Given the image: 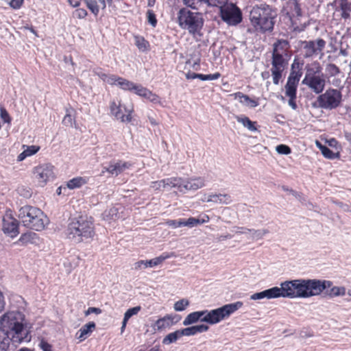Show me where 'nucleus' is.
<instances>
[{
  "label": "nucleus",
  "mask_w": 351,
  "mask_h": 351,
  "mask_svg": "<svg viewBox=\"0 0 351 351\" xmlns=\"http://www.w3.org/2000/svg\"><path fill=\"white\" fill-rule=\"evenodd\" d=\"M243 302L238 301L234 303L225 304L219 308L210 311L204 310L189 313L184 319L183 325L189 326L197 322L199 320L203 322L214 325L227 319L230 316L241 308Z\"/></svg>",
  "instance_id": "f257e3e1"
},
{
  "label": "nucleus",
  "mask_w": 351,
  "mask_h": 351,
  "mask_svg": "<svg viewBox=\"0 0 351 351\" xmlns=\"http://www.w3.org/2000/svg\"><path fill=\"white\" fill-rule=\"evenodd\" d=\"M24 319V315L17 311H8L1 317V329L8 335H12L14 343H21L25 337Z\"/></svg>",
  "instance_id": "f03ea898"
},
{
  "label": "nucleus",
  "mask_w": 351,
  "mask_h": 351,
  "mask_svg": "<svg viewBox=\"0 0 351 351\" xmlns=\"http://www.w3.org/2000/svg\"><path fill=\"white\" fill-rule=\"evenodd\" d=\"M95 235V228L91 218L80 216L73 219L66 229V237L70 240L80 243L92 239Z\"/></svg>",
  "instance_id": "7ed1b4c3"
},
{
  "label": "nucleus",
  "mask_w": 351,
  "mask_h": 351,
  "mask_svg": "<svg viewBox=\"0 0 351 351\" xmlns=\"http://www.w3.org/2000/svg\"><path fill=\"white\" fill-rule=\"evenodd\" d=\"M275 16V12L265 3L254 6L250 13L252 26L256 31L263 32L273 29Z\"/></svg>",
  "instance_id": "20e7f679"
},
{
  "label": "nucleus",
  "mask_w": 351,
  "mask_h": 351,
  "mask_svg": "<svg viewBox=\"0 0 351 351\" xmlns=\"http://www.w3.org/2000/svg\"><path fill=\"white\" fill-rule=\"evenodd\" d=\"M19 218L23 224L28 228L40 231L48 223V219L39 208L26 205L19 210Z\"/></svg>",
  "instance_id": "39448f33"
},
{
  "label": "nucleus",
  "mask_w": 351,
  "mask_h": 351,
  "mask_svg": "<svg viewBox=\"0 0 351 351\" xmlns=\"http://www.w3.org/2000/svg\"><path fill=\"white\" fill-rule=\"evenodd\" d=\"M306 73L302 83L315 94L322 93L326 86V76L322 73V67L317 61L305 66Z\"/></svg>",
  "instance_id": "423d86ee"
},
{
  "label": "nucleus",
  "mask_w": 351,
  "mask_h": 351,
  "mask_svg": "<svg viewBox=\"0 0 351 351\" xmlns=\"http://www.w3.org/2000/svg\"><path fill=\"white\" fill-rule=\"evenodd\" d=\"M178 22L181 28L188 30L194 36L199 34L204 24V20L199 12H193L186 8L179 10Z\"/></svg>",
  "instance_id": "0eeeda50"
},
{
  "label": "nucleus",
  "mask_w": 351,
  "mask_h": 351,
  "mask_svg": "<svg viewBox=\"0 0 351 351\" xmlns=\"http://www.w3.org/2000/svg\"><path fill=\"white\" fill-rule=\"evenodd\" d=\"M110 113L121 123H130L132 120L134 104L131 101L125 102L120 99H113L110 103Z\"/></svg>",
  "instance_id": "6e6552de"
},
{
  "label": "nucleus",
  "mask_w": 351,
  "mask_h": 351,
  "mask_svg": "<svg viewBox=\"0 0 351 351\" xmlns=\"http://www.w3.org/2000/svg\"><path fill=\"white\" fill-rule=\"evenodd\" d=\"M94 73L104 82L110 85H116L124 90L134 91L137 95V90L140 88V84H136L128 80L119 77L115 75H111L104 73L101 69L94 71Z\"/></svg>",
  "instance_id": "1a4fd4ad"
},
{
  "label": "nucleus",
  "mask_w": 351,
  "mask_h": 351,
  "mask_svg": "<svg viewBox=\"0 0 351 351\" xmlns=\"http://www.w3.org/2000/svg\"><path fill=\"white\" fill-rule=\"evenodd\" d=\"M341 93L337 89L328 88L325 93L317 97V102L319 108L325 110H333L341 105Z\"/></svg>",
  "instance_id": "9d476101"
},
{
  "label": "nucleus",
  "mask_w": 351,
  "mask_h": 351,
  "mask_svg": "<svg viewBox=\"0 0 351 351\" xmlns=\"http://www.w3.org/2000/svg\"><path fill=\"white\" fill-rule=\"evenodd\" d=\"M332 282L329 280L316 279H303V298L319 295L326 288L330 287Z\"/></svg>",
  "instance_id": "9b49d317"
},
{
  "label": "nucleus",
  "mask_w": 351,
  "mask_h": 351,
  "mask_svg": "<svg viewBox=\"0 0 351 351\" xmlns=\"http://www.w3.org/2000/svg\"><path fill=\"white\" fill-rule=\"evenodd\" d=\"M219 6L220 7L221 16L223 21L232 25H235L241 21V12L235 5L226 3Z\"/></svg>",
  "instance_id": "f8f14e48"
},
{
  "label": "nucleus",
  "mask_w": 351,
  "mask_h": 351,
  "mask_svg": "<svg viewBox=\"0 0 351 351\" xmlns=\"http://www.w3.org/2000/svg\"><path fill=\"white\" fill-rule=\"evenodd\" d=\"M33 174L38 184L43 186L55 178V167L49 163L42 164L34 168Z\"/></svg>",
  "instance_id": "ddd939ff"
},
{
  "label": "nucleus",
  "mask_w": 351,
  "mask_h": 351,
  "mask_svg": "<svg viewBox=\"0 0 351 351\" xmlns=\"http://www.w3.org/2000/svg\"><path fill=\"white\" fill-rule=\"evenodd\" d=\"M302 46L305 58L319 56L321 59L324 56L323 50L326 47V41L322 38H318L315 40L304 41Z\"/></svg>",
  "instance_id": "4468645a"
},
{
  "label": "nucleus",
  "mask_w": 351,
  "mask_h": 351,
  "mask_svg": "<svg viewBox=\"0 0 351 351\" xmlns=\"http://www.w3.org/2000/svg\"><path fill=\"white\" fill-rule=\"evenodd\" d=\"M285 56H286L280 55V53H273L272 54V66L271 71L273 77V82L275 84L279 83L282 77V73L288 64Z\"/></svg>",
  "instance_id": "2eb2a0df"
},
{
  "label": "nucleus",
  "mask_w": 351,
  "mask_h": 351,
  "mask_svg": "<svg viewBox=\"0 0 351 351\" xmlns=\"http://www.w3.org/2000/svg\"><path fill=\"white\" fill-rule=\"evenodd\" d=\"M286 298H303V279H297L282 282Z\"/></svg>",
  "instance_id": "dca6fc26"
},
{
  "label": "nucleus",
  "mask_w": 351,
  "mask_h": 351,
  "mask_svg": "<svg viewBox=\"0 0 351 351\" xmlns=\"http://www.w3.org/2000/svg\"><path fill=\"white\" fill-rule=\"evenodd\" d=\"M180 192L185 193L186 191H195L205 186L204 178L202 177H192L187 179L181 178Z\"/></svg>",
  "instance_id": "f3484780"
},
{
  "label": "nucleus",
  "mask_w": 351,
  "mask_h": 351,
  "mask_svg": "<svg viewBox=\"0 0 351 351\" xmlns=\"http://www.w3.org/2000/svg\"><path fill=\"white\" fill-rule=\"evenodd\" d=\"M282 282H281L280 287H274L261 292L255 293L250 296V299L256 300L263 298L274 299L278 298H286Z\"/></svg>",
  "instance_id": "a211bd4d"
},
{
  "label": "nucleus",
  "mask_w": 351,
  "mask_h": 351,
  "mask_svg": "<svg viewBox=\"0 0 351 351\" xmlns=\"http://www.w3.org/2000/svg\"><path fill=\"white\" fill-rule=\"evenodd\" d=\"M2 230L11 237H14L19 234L18 221L12 217L10 211H7L3 217Z\"/></svg>",
  "instance_id": "6ab92c4d"
},
{
  "label": "nucleus",
  "mask_w": 351,
  "mask_h": 351,
  "mask_svg": "<svg viewBox=\"0 0 351 351\" xmlns=\"http://www.w3.org/2000/svg\"><path fill=\"white\" fill-rule=\"evenodd\" d=\"M132 166L131 163L123 160L112 161L103 168L101 173L108 172L112 176H117Z\"/></svg>",
  "instance_id": "aec40b11"
},
{
  "label": "nucleus",
  "mask_w": 351,
  "mask_h": 351,
  "mask_svg": "<svg viewBox=\"0 0 351 351\" xmlns=\"http://www.w3.org/2000/svg\"><path fill=\"white\" fill-rule=\"evenodd\" d=\"M302 73L300 71H293L288 77L285 85V95L289 97H296V90Z\"/></svg>",
  "instance_id": "412c9836"
},
{
  "label": "nucleus",
  "mask_w": 351,
  "mask_h": 351,
  "mask_svg": "<svg viewBox=\"0 0 351 351\" xmlns=\"http://www.w3.org/2000/svg\"><path fill=\"white\" fill-rule=\"evenodd\" d=\"M168 258H169V255L162 254L151 260H141L134 263V269L139 271L148 267H154L162 264Z\"/></svg>",
  "instance_id": "4be33fe9"
},
{
  "label": "nucleus",
  "mask_w": 351,
  "mask_h": 351,
  "mask_svg": "<svg viewBox=\"0 0 351 351\" xmlns=\"http://www.w3.org/2000/svg\"><path fill=\"white\" fill-rule=\"evenodd\" d=\"M235 100H237L242 105L248 108H255L258 106L257 100L250 98L248 95H244L241 92H237L230 95Z\"/></svg>",
  "instance_id": "5701e85b"
},
{
  "label": "nucleus",
  "mask_w": 351,
  "mask_h": 351,
  "mask_svg": "<svg viewBox=\"0 0 351 351\" xmlns=\"http://www.w3.org/2000/svg\"><path fill=\"white\" fill-rule=\"evenodd\" d=\"M137 95L143 97L147 99H148L149 101L156 104H160L161 105V100L158 95L156 94L152 93L147 88L143 87L141 85L140 88L137 90Z\"/></svg>",
  "instance_id": "b1692460"
},
{
  "label": "nucleus",
  "mask_w": 351,
  "mask_h": 351,
  "mask_svg": "<svg viewBox=\"0 0 351 351\" xmlns=\"http://www.w3.org/2000/svg\"><path fill=\"white\" fill-rule=\"evenodd\" d=\"M96 325L95 322H90L84 325L76 333L77 338L80 341H84L95 329Z\"/></svg>",
  "instance_id": "393cba45"
},
{
  "label": "nucleus",
  "mask_w": 351,
  "mask_h": 351,
  "mask_svg": "<svg viewBox=\"0 0 351 351\" xmlns=\"http://www.w3.org/2000/svg\"><path fill=\"white\" fill-rule=\"evenodd\" d=\"M209 327L207 325L200 324L185 328L180 330L182 337V336H191L197 333H201L208 331Z\"/></svg>",
  "instance_id": "a878e982"
},
{
  "label": "nucleus",
  "mask_w": 351,
  "mask_h": 351,
  "mask_svg": "<svg viewBox=\"0 0 351 351\" xmlns=\"http://www.w3.org/2000/svg\"><path fill=\"white\" fill-rule=\"evenodd\" d=\"M315 144L325 158L328 159H335L340 157L339 152L334 153L326 146L322 145V143L318 141H316Z\"/></svg>",
  "instance_id": "bb28decb"
},
{
  "label": "nucleus",
  "mask_w": 351,
  "mask_h": 351,
  "mask_svg": "<svg viewBox=\"0 0 351 351\" xmlns=\"http://www.w3.org/2000/svg\"><path fill=\"white\" fill-rule=\"evenodd\" d=\"M237 121L241 123L243 127L246 128L249 131L255 132L257 130L256 126V122L252 121L247 117L245 116H237Z\"/></svg>",
  "instance_id": "cd10ccee"
},
{
  "label": "nucleus",
  "mask_w": 351,
  "mask_h": 351,
  "mask_svg": "<svg viewBox=\"0 0 351 351\" xmlns=\"http://www.w3.org/2000/svg\"><path fill=\"white\" fill-rule=\"evenodd\" d=\"M173 324V317L170 315H166L164 317L158 319L155 326L158 330H162L167 328H169Z\"/></svg>",
  "instance_id": "c85d7f7f"
},
{
  "label": "nucleus",
  "mask_w": 351,
  "mask_h": 351,
  "mask_svg": "<svg viewBox=\"0 0 351 351\" xmlns=\"http://www.w3.org/2000/svg\"><path fill=\"white\" fill-rule=\"evenodd\" d=\"M289 48V43L286 40H278L274 45V53H280V55L286 56L287 51Z\"/></svg>",
  "instance_id": "c756f323"
},
{
  "label": "nucleus",
  "mask_w": 351,
  "mask_h": 351,
  "mask_svg": "<svg viewBox=\"0 0 351 351\" xmlns=\"http://www.w3.org/2000/svg\"><path fill=\"white\" fill-rule=\"evenodd\" d=\"M119 208L112 207L106 210L104 214V219L109 222L115 221L121 217V214Z\"/></svg>",
  "instance_id": "7c9ffc66"
},
{
  "label": "nucleus",
  "mask_w": 351,
  "mask_h": 351,
  "mask_svg": "<svg viewBox=\"0 0 351 351\" xmlns=\"http://www.w3.org/2000/svg\"><path fill=\"white\" fill-rule=\"evenodd\" d=\"M213 203L216 204H229L232 202L230 195L226 193H213Z\"/></svg>",
  "instance_id": "2f4dec72"
},
{
  "label": "nucleus",
  "mask_w": 351,
  "mask_h": 351,
  "mask_svg": "<svg viewBox=\"0 0 351 351\" xmlns=\"http://www.w3.org/2000/svg\"><path fill=\"white\" fill-rule=\"evenodd\" d=\"M141 309V307L140 306H136L133 308H129L126 311V312L124 314V317L122 322V326H121V332H123L126 326V324L129 320L130 318H131L132 316L137 315Z\"/></svg>",
  "instance_id": "473e14b6"
},
{
  "label": "nucleus",
  "mask_w": 351,
  "mask_h": 351,
  "mask_svg": "<svg viewBox=\"0 0 351 351\" xmlns=\"http://www.w3.org/2000/svg\"><path fill=\"white\" fill-rule=\"evenodd\" d=\"M87 183V180L83 177H75L66 182V187L69 189H75L82 187Z\"/></svg>",
  "instance_id": "72a5a7b5"
},
{
  "label": "nucleus",
  "mask_w": 351,
  "mask_h": 351,
  "mask_svg": "<svg viewBox=\"0 0 351 351\" xmlns=\"http://www.w3.org/2000/svg\"><path fill=\"white\" fill-rule=\"evenodd\" d=\"M20 241L24 244H38L40 241V239L37 234L34 232H27L21 235Z\"/></svg>",
  "instance_id": "f704fd0d"
},
{
  "label": "nucleus",
  "mask_w": 351,
  "mask_h": 351,
  "mask_svg": "<svg viewBox=\"0 0 351 351\" xmlns=\"http://www.w3.org/2000/svg\"><path fill=\"white\" fill-rule=\"evenodd\" d=\"M165 189L177 188L179 191L180 189L181 177H171L163 179Z\"/></svg>",
  "instance_id": "c9c22d12"
},
{
  "label": "nucleus",
  "mask_w": 351,
  "mask_h": 351,
  "mask_svg": "<svg viewBox=\"0 0 351 351\" xmlns=\"http://www.w3.org/2000/svg\"><path fill=\"white\" fill-rule=\"evenodd\" d=\"M134 41L136 46L140 51H146L149 49V44L143 36H135Z\"/></svg>",
  "instance_id": "e433bc0d"
},
{
  "label": "nucleus",
  "mask_w": 351,
  "mask_h": 351,
  "mask_svg": "<svg viewBox=\"0 0 351 351\" xmlns=\"http://www.w3.org/2000/svg\"><path fill=\"white\" fill-rule=\"evenodd\" d=\"M182 337L180 330H176L173 332L168 334L162 339V343L169 345L170 343L176 342L179 338Z\"/></svg>",
  "instance_id": "4c0bfd02"
},
{
  "label": "nucleus",
  "mask_w": 351,
  "mask_h": 351,
  "mask_svg": "<svg viewBox=\"0 0 351 351\" xmlns=\"http://www.w3.org/2000/svg\"><path fill=\"white\" fill-rule=\"evenodd\" d=\"M184 3L197 10H202V8L205 5L206 0H184Z\"/></svg>",
  "instance_id": "58836bf2"
},
{
  "label": "nucleus",
  "mask_w": 351,
  "mask_h": 351,
  "mask_svg": "<svg viewBox=\"0 0 351 351\" xmlns=\"http://www.w3.org/2000/svg\"><path fill=\"white\" fill-rule=\"evenodd\" d=\"M269 231L267 229H252L250 232V238L253 240H259L263 239L266 234H269Z\"/></svg>",
  "instance_id": "ea45409f"
},
{
  "label": "nucleus",
  "mask_w": 351,
  "mask_h": 351,
  "mask_svg": "<svg viewBox=\"0 0 351 351\" xmlns=\"http://www.w3.org/2000/svg\"><path fill=\"white\" fill-rule=\"evenodd\" d=\"M189 305V301L187 299H182L175 302L173 308L176 311H182Z\"/></svg>",
  "instance_id": "a19ab883"
},
{
  "label": "nucleus",
  "mask_w": 351,
  "mask_h": 351,
  "mask_svg": "<svg viewBox=\"0 0 351 351\" xmlns=\"http://www.w3.org/2000/svg\"><path fill=\"white\" fill-rule=\"evenodd\" d=\"M97 0H84L88 9L95 14L97 15L99 11V8L97 3Z\"/></svg>",
  "instance_id": "79ce46f5"
},
{
  "label": "nucleus",
  "mask_w": 351,
  "mask_h": 351,
  "mask_svg": "<svg viewBox=\"0 0 351 351\" xmlns=\"http://www.w3.org/2000/svg\"><path fill=\"white\" fill-rule=\"evenodd\" d=\"M345 294L346 288L344 287H333L330 291V295L334 297L344 295Z\"/></svg>",
  "instance_id": "37998d69"
},
{
  "label": "nucleus",
  "mask_w": 351,
  "mask_h": 351,
  "mask_svg": "<svg viewBox=\"0 0 351 351\" xmlns=\"http://www.w3.org/2000/svg\"><path fill=\"white\" fill-rule=\"evenodd\" d=\"M220 74L219 73H216L215 74H209V75H204L200 73H197V78L206 81V80H215L219 77Z\"/></svg>",
  "instance_id": "c03bdc74"
},
{
  "label": "nucleus",
  "mask_w": 351,
  "mask_h": 351,
  "mask_svg": "<svg viewBox=\"0 0 351 351\" xmlns=\"http://www.w3.org/2000/svg\"><path fill=\"white\" fill-rule=\"evenodd\" d=\"M23 151L25 152L26 156H31L36 154L40 149V147L36 145L23 146Z\"/></svg>",
  "instance_id": "a18cd8bd"
},
{
  "label": "nucleus",
  "mask_w": 351,
  "mask_h": 351,
  "mask_svg": "<svg viewBox=\"0 0 351 351\" xmlns=\"http://www.w3.org/2000/svg\"><path fill=\"white\" fill-rule=\"evenodd\" d=\"M276 152L279 154L288 155L291 152V148L286 145H279L276 147Z\"/></svg>",
  "instance_id": "49530a36"
},
{
  "label": "nucleus",
  "mask_w": 351,
  "mask_h": 351,
  "mask_svg": "<svg viewBox=\"0 0 351 351\" xmlns=\"http://www.w3.org/2000/svg\"><path fill=\"white\" fill-rule=\"evenodd\" d=\"M150 186L155 191L165 189L163 179L158 181L152 182L150 184Z\"/></svg>",
  "instance_id": "de8ad7c7"
},
{
  "label": "nucleus",
  "mask_w": 351,
  "mask_h": 351,
  "mask_svg": "<svg viewBox=\"0 0 351 351\" xmlns=\"http://www.w3.org/2000/svg\"><path fill=\"white\" fill-rule=\"evenodd\" d=\"M330 76H335L340 73L339 69L334 64H329L326 68Z\"/></svg>",
  "instance_id": "09e8293b"
},
{
  "label": "nucleus",
  "mask_w": 351,
  "mask_h": 351,
  "mask_svg": "<svg viewBox=\"0 0 351 351\" xmlns=\"http://www.w3.org/2000/svg\"><path fill=\"white\" fill-rule=\"evenodd\" d=\"M183 226H187V227H194L199 224L198 219L194 218V217H190L187 220H183Z\"/></svg>",
  "instance_id": "8fccbe9b"
},
{
  "label": "nucleus",
  "mask_w": 351,
  "mask_h": 351,
  "mask_svg": "<svg viewBox=\"0 0 351 351\" xmlns=\"http://www.w3.org/2000/svg\"><path fill=\"white\" fill-rule=\"evenodd\" d=\"M0 117L5 123H10L11 118L8 111L4 108H0Z\"/></svg>",
  "instance_id": "3c124183"
},
{
  "label": "nucleus",
  "mask_w": 351,
  "mask_h": 351,
  "mask_svg": "<svg viewBox=\"0 0 351 351\" xmlns=\"http://www.w3.org/2000/svg\"><path fill=\"white\" fill-rule=\"evenodd\" d=\"M166 224L169 226L173 228H176L183 226L184 223H183V219H180V220L170 219V220H167L166 221Z\"/></svg>",
  "instance_id": "603ef678"
},
{
  "label": "nucleus",
  "mask_w": 351,
  "mask_h": 351,
  "mask_svg": "<svg viewBox=\"0 0 351 351\" xmlns=\"http://www.w3.org/2000/svg\"><path fill=\"white\" fill-rule=\"evenodd\" d=\"M73 123V119L72 118V116L67 110L66 114H65V116L64 117V118L62 119V123L65 126L72 127Z\"/></svg>",
  "instance_id": "864d4df0"
},
{
  "label": "nucleus",
  "mask_w": 351,
  "mask_h": 351,
  "mask_svg": "<svg viewBox=\"0 0 351 351\" xmlns=\"http://www.w3.org/2000/svg\"><path fill=\"white\" fill-rule=\"evenodd\" d=\"M228 0H206L205 5L212 6H219L224 4Z\"/></svg>",
  "instance_id": "5fc2aeb1"
},
{
  "label": "nucleus",
  "mask_w": 351,
  "mask_h": 351,
  "mask_svg": "<svg viewBox=\"0 0 351 351\" xmlns=\"http://www.w3.org/2000/svg\"><path fill=\"white\" fill-rule=\"evenodd\" d=\"M24 1L25 0H11L9 5L12 8L17 10L22 6Z\"/></svg>",
  "instance_id": "6e6d98bb"
},
{
  "label": "nucleus",
  "mask_w": 351,
  "mask_h": 351,
  "mask_svg": "<svg viewBox=\"0 0 351 351\" xmlns=\"http://www.w3.org/2000/svg\"><path fill=\"white\" fill-rule=\"evenodd\" d=\"M147 14L149 23L155 27L157 23L155 14L151 10H148Z\"/></svg>",
  "instance_id": "4d7b16f0"
},
{
  "label": "nucleus",
  "mask_w": 351,
  "mask_h": 351,
  "mask_svg": "<svg viewBox=\"0 0 351 351\" xmlns=\"http://www.w3.org/2000/svg\"><path fill=\"white\" fill-rule=\"evenodd\" d=\"M74 14L78 19H84L87 15V12L85 9L79 8L75 10Z\"/></svg>",
  "instance_id": "13d9d810"
},
{
  "label": "nucleus",
  "mask_w": 351,
  "mask_h": 351,
  "mask_svg": "<svg viewBox=\"0 0 351 351\" xmlns=\"http://www.w3.org/2000/svg\"><path fill=\"white\" fill-rule=\"evenodd\" d=\"M101 313V310L99 308L96 307H89L85 312L84 314L86 316L89 315L91 313L100 314Z\"/></svg>",
  "instance_id": "bf43d9fd"
},
{
  "label": "nucleus",
  "mask_w": 351,
  "mask_h": 351,
  "mask_svg": "<svg viewBox=\"0 0 351 351\" xmlns=\"http://www.w3.org/2000/svg\"><path fill=\"white\" fill-rule=\"evenodd\" d=\"M340 8L341 11H350L351 8L347 0H341Z\"/></svg>",
  "instance_id": "052dcab7"
},
{
  "label": "nucleus",
  "mask_w": 351,
  "mask_h": 351,
  "mask_svg": "<svg viewBox=\"0 0 351 351\" xmlns=\"http://www.w3.org/2000/svg\"><path fill=\"white\" fill-rule=\"evenodd\" d=\"M251 230L252 229H248L244 227H239L237 228L236 233L243 234H250Z\"/></svg>",
  "instance_id": "680f3d73"
},
{
  "label": "nucleus",
  "mask_w": 351,
  "mask_h": 351,
  "mask_svg": "<svg viewBox=\"0 0 351 351\" xmlns=\"http://www.w3.org/2000/svg\"><path fill=\"white\" fill-rule=\"evenodd\" d=\"M40 346L43 351H53L51 346L45 341H41Z\"/></svg>",
  "instance_id": "e2e57ef3"
},
{
  "label": "nucleus",
  "mask_w": 351,
  "mask_h": 351,
  "mask_svg": "<svg viewBox=\"0 0 351 351\" xmlns=\"http://www.w3.org/2000/svg\"><path fill=\"white\" fill-rule=\"evenodd\" d=\"M5 297L3 293V292L0 290V313L5 308Z\"/></svg>",
  "instance_id": "0e129e2a"
},
{
  "label": "nucleus",
  "mask_w": 351,
  "mask_h": 351,
  "mask_svg": "<svg viewBox=\"0 0 351 351\" xmlns=\"http://www.w3.org/2000/svg\"><path fill=\"white\" fill-rule=\"evenodd\" d=\"M328 145L332 147L337 148L339 143L335 138H331L328 141Z\"/></svg>",
  "instance_id": "69168bd1"
},
{
  "label": "nucleus",
  "mask_w": 351,
  "mask_h": 351,
  "mask_svg": "<svg viewBox=\"0 0 351 351\" xmlns=\"http://www.w3.org/2000/svg\"><path fill=\"white\" fill-rule=\"evenodd\" d=\"M295 98L296 97H289V105L294 110L296 109V108H297V105L295 103Z\"/></svg>",
  "instance_id": "338daca9"
},
{
  "label": "nucleus",
  "mask_w": 351,
  "mask_h": 351,
  "mask_svg": "<svg viewBox=\"0 0 351 351\" xmlns=\"http://www.w3.org/2000/svg\"><path fill=\"white\" fill-rule=\"evenodd\" d=\"M210 220V217L207 215H204L202 219H198L199 224H202L204 223L208 222Z\"/></svg>",
  "instance_id": "774afa93"
}]
</instances>
